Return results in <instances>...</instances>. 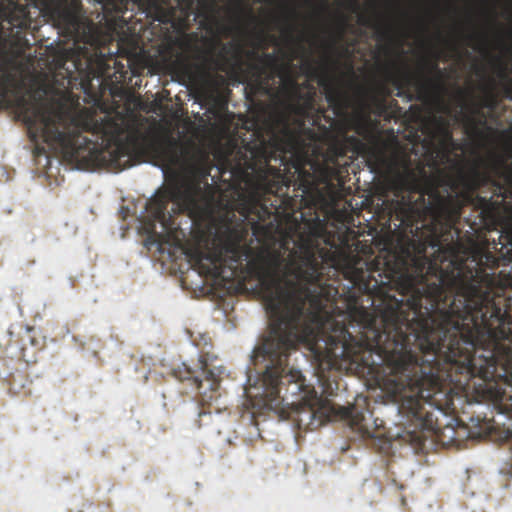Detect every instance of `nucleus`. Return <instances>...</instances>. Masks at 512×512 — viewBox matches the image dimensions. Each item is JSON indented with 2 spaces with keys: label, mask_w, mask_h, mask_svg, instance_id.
<instances>
[{
  "label": "nucleus",
  "mask_w": 512,
  "mask_h": 512,
  "mask_svg": "<svg viewBox=\"0 0 512 512\" xmlns=\"http://www.w3.org/2000/svg\"><path fill=\"white\" fill-rule=\"evenodd\" d=\"M367 162L406 194L394 215L413 238L382 271L349 229L308 223L283 255V381H305L288 363L300 343L321 367L376 381H512V169L503 183L479 159L460 194L405 152L376 145Z\"/></svg>",
  "instance_id": "1"
},
{
  "label": "nucleus",
  "mask_w": 512,
  "mask_h": 512,
  "mask_svg": "<svg viewBox=\"0 0 512 512\" xmlns=\"http://www.w3.org/2000/svg\"><path fill=\"white\" fill-rule=\"evenodd\" d=\"M276 128L271 129L269 140H262L260 145L251 150L254 161L246 162L247 167L240 166L230 171L231 177L239 181L228 182L227 186L234 196L243 200V214L253 213L260 209L264 214L268 211L269 196L283 198L279 204L270 203L278 209L286 204L288 190L293 184L301 191V202L305 205L314 204L322 197L320 185L332 186L333 180L340 174V158L346 156V145L342 141H334L328 148L322 162L312 158L302 136L304 122L299 121L293 128L288 115H280Z\"/></svg>",
  "instance_id": "2"
},
{
  "label": "nucleus",
  "mask_w": 512,
  "mask_h": 512,
  "mask_svg": "<svg viewBox=\"0 0 512 512\" xmlns=\"http://www.w3.org/2000/svg\"><path fill=\"white\" fill-rule=\"evenodd\" d=\"M28 135L36 152H44L39 142L59 148L64 159L78 169H94L110 164L120 170L133 165L130 143H117L112 151L104 144L116 142L122 125L109 116L98 119L88 108L39 105L25 115Z\"/></svg>",
  "instance_id": "3"
},
{
  "label": "nucleus",
  "mask_w": 512,
  "mask_h": 512,
  "mask_svg": "<svg viewBox=\"0 0 512 512\" xmlns=\"http://www.w3.org/2000/svg\"><path fill=\"white\" fill-rule=\"evenodd\" d=\"M170 201L183 206L190 215L198 218L208 217L212 210L213 193L210 188L201 191L200 186L193 181H175L167 190L156 194L146 206L153 221L167 226L171 216L167 214Z\"/></svg>",
  "instance_id": "4"
},
{
  "label": "nucleus",
  "mask_w": 512,
  "mask_h": 512,
  "mask_svg": "<svg viewBox=\"0 0 512 512\" xmlns=\"http://www.w3.org/2000/svg\"><path fill=\"white\" fill-rule=\"evenodd\" d=\"M438 58V54L434 59L423 57L414 73H405L401 78L395 77L393 83L399 89L403 86L414 88L415 96L409 95V100L442 102L445 92L444 71L438 65Z\"/></svg>",
  "instance_id": "5"
},
{
  "label": "nucleus",
  "mask_w": 512,
  "mask_h": 512,
  "mask_svg": "<svg viewBox=\"0 0 512 512\" xmlns=\"http://www.w3.org/2000/svg\"><path fill=\"white\" fill-rule=\"evenodd\" d=\"M73 70L66 68L68 84H72L73 80L79 79L80 89L91 98L99 97V90L102 86L103 61L100 60L95 66L92 56L82 60L74 51L69 53Z\"/></svg>",
  "instance_id": "6"
},
{
  "label": "nucleus",
  "mask_w": 512,
  "mask_h": 512,
  "mask_svg": "<svg viewBox=\"0 0 512 512\" xmlns=\"http://www.w3.org/2000/svg\"><path fill=\"white\" fill-rule=\"evenodd\" d=\"M335 64L336 62L329 58L318 66L311 60H307L303 63V69L308 77L317 79L319 86L324 90L327 103L338 114L346 107L347 97L345 92L337 85L336 78L333 75L332 67Z\"/></svg>",
  "instance_id": "7"
},
{
  "label": "nucleus",
  "mask_w": 512,
  "mask_h": 512,
  "mask_svg": "<svg viewBox=\"0 0 512 512\" xmlns=\"http://www.w3.org/2000/svg\"><path fill=\"white\" fill-rule=\"evenodd\" d=\"M222 370L210 369L208 363L200 360L199 370H193L186 364L174 371V375L180 381H189L195 386L201 395L202 402H210L215 398L221 381Z\"/></svg>",
  "instance_id": "8"
},
{
  "label": "nucleus",
  "mask_w": 512,
  "mask_h": 512,
  "mask_svg": "<svg viewBox=\"0 0 512 512\" xmlns=\"http://www.w3.org/2000/svg\"><path fill=\"white\" fill-rule=\"evenodd\" d=\"M24 87V81L14 64L8 60L0 59V96L11 98L17 105H22L25 102Z\"/></svg>",
  "instance_id": "9"
},
{
  "label": "nucleus",
  "mask_w": 512,
  "mask_h": 512,
  "mask_svg": "<svg viewBox=\"0 0 512 512\" xmlns=\"http://www.w3.org/2000/svg\"><path fill=\"white\" fill-rule=\"evenodd\" d=\"M210 166L206 163L194 165L191 168V172L193 174L192 178L182 179L181 181H193L200 186L201 191H206L208 188L212 190L213 193V204L211 213L208 215L211 216L215 212V210L221 206L233 207V201L227 200L226 204L224 201V192L216 185L209 184L207 181L208 176L210 175Z\"/></svg>",
  "instance_id": "10"
},
{
  "label": "nucleus",
  "mask_w": 512,
  "mask_h": 512,
  "mask_svg": "<svg viewBox=\"0 0 512 512\" xmlns=\"http://www.w3.org/2000/svg\"><path fill=\"white\" fill-rule=\"evenodd\" d=\"M458 96L461 99V107L469 110V114L465 116L466 124L468 128L474 133L479 134L480 125H485V115L481 109V107L475 103L468 104L466 102V98L469 96V93L463 89L458 90Z\"/></svg>",
  "instance_id": "11"
},
{
  "label": "nucleus",
  "mask_w": 512,
  "mask_h": 512,
  "mask_svg": "<svg viewBox=\"0 0 512 512\" xmlns=\"http://www.w3.org/2000/svg\"><path fill=\"white\" fill-rule=\"evenodd\" d=\"M215 44L221 46V51L216 57L211 56L210 62L215 66L216 69L226 72L227 69L232 65L230 59L227 57L230 49L235 51V61L238 62L239 55L241 53V47L238 44H223L220 41H216Z\"/></svg>",
  "instance_id": "12"
},
{
  "label": "nucleus",
  "mask_w": 512,
  "mask_h": 512,
  "mask_svg": "<svg viewBox=\"0 0 512 512\" xmlns=\"http://www.w3.org/2000/svg\"><path fill=\"white\" fill-rule=\"evenodd\" d=\"M162 160L169 166H176L180 162L179 143L174 138L164 139L158 146Z\"/></svg>",
  "instance_id": "13"
},
{
  "label": "nucleus",
  "mask_w": 512,
  "mask_h": 512,
  "mask_svg": "<svg viewBox=\"0 0 512 512\" xmlns=\"http://www.w3.org/2000/svg\"><path fill=\"white\" fill-rule=\"evenodd\" d=\"M278 64V59L274 53H263L257 56V63L253 65V69L258 73V78L266 72V70H275Z\"/></svg>",
  "instance_id": "14"
},
{
  "label": "nucleus",
  "mask_w": 512,
  "mask_h": 512,
  "mask_svg": "<svg viewBox=\"0 0 512 512\" xmlns=\"http://www.w3.org/2000/svg\"><path fill=\"white\" fill-rule=\"evenodd\" d=\"M359 22L362 25L375 28L377 37L380 40L386 39L390 36L391 27L389 25H384L383 23H381L379 21H374L370 17H366V16H360Z\"/></svg>",
  "instance_id": "15"
},
{
  "label": "nucleus",
  "mask_w": 512,
  "mask_h": 512,
  "mask_svg": "<svg viewBox=\"0 0 512 512\" xmlns=\"http://www.w3.org/2000/svg\"><path fill=\"white\" fill-rule=\"evenodd\" d=\"M318 380L321 382L322 385V393L326 394L327 396L334 395V390H337L339 388L336 379L330 381L329 379L325 378L324 374L319 375Z\"/></svg>",
  "instance_id": "16"
},
{
  "label": "nucleus",
  "mask_w": 512,
  "mask_h": 512,
  "mask_svg": "<svg viewBox=\"0 0 512 512\" xmlns=\"http://www.w3.org/2000/svg\"><path fill=\"white\" fill-rule=\"evenodd\" d=\"M356 424L360 425L361 429H364V434H366L368 437L371 438H380L384 435V432L379 431L380 427H383V421L380 422V424L377 423V420L375 421V425L377 428V431L375 432H369L367 429L366 419L363 415H361L360 419L356 420Z\"/></svg>",
  "instance_id": "17"
},
{
  "label": "nucleus",
  "mask_w": 512,
  "mask_h": 512,
  "mask_svg": "<svg viewBox=\"0 0 512 512\" xmlns=\"http://www.w3.org/2000/svg\"><path fill=\"white\" fill-rule=\"evenodd\" d=\"M498 75L500 78H502L504 80H508L507 67L503 63H500ZM504 93H505L506 98H508L512 101V79H509V84H507L504 87Z\"/></svg>",
  "instance_id": "18"
},
{
  "label": "nucleus",
  "mask_w": 512,
  "mask_h": 512,
  "mask_svg": "<svg viewBox=\"0 0 512 512\" xmlns=\"http://www.w3.org/2000/svg\"><path fill=\"white\" fill-rule=\"evenodd\" d=\"M303 400L305 404L309 406V412L311 414V417H315V410L313 409L314 404L319 402V398L317 397V393L314 389L308 392L307 395L303 397Z\"/></svg>",
  "instance_id": "19"
},
{
  "label": "nucleus",
  "mask_w": 512,
  "mask_h": 512,
  "mask_svg": "<svg viewBox=\"0 0 512 512\" xmlns=\"http://www.w3.org/2000/svg\"><path fill=\"white\" fill-rule=\"evenodd\" d=\"M505 167H506V159L500 155L494 154L493 159H492V164H491V168H492L493 172L497 175H500L502 169Z\"/></svg>",
  "instance_id": "20"
},
{
  "label": "nucleus",
  "mask_w": 512,
  "mask_h": 512,
  "mask_svg": "<svg viewBox=\"0 0 512 512\" xmlns=\"http://www.w3.org/2000/svg\"><path fill=\"white\" fill-rule=\"evenodd\" d=\"M314 96H315V91L314 90H312V91L307 93L306 98H305V107L297 108V113L298 114L304 115L305 114V109H312L313 108V106H314Z\"/></svg>",
  "instance_id": "21"
},
{
  "label": "nucleus",
  "mask_w": 512,
  "mask_h": 512,
  "mask_svg": "<svg viewBox=\"0 0 512 512\" xmlns=\"http://www.w3.org/2000/svg\"><path fill=\"white\" fill-rule=\"evenodd\" d=\"M497 105V99L495 97V95L489 91L486 95V97L484 98V100L482 101V107L484 108H489V109H494Z\"/></svg>",
  "instance_id": "22"
},
{
  "label": "nucleus",
  "mask_w": 512,
  "mask_h": 512,
  "mask_svg": "<svg viewBox=\"0 0 512 512\" xmlns=\"http://www.w3.org/2000/svg\"><path fill=\"white\" fill-rule=\"evenodd\" d=\"M284 7L287 11L288 20L296 19L298 17V12L295 8L288 7L287 5H285Z\"/></svg>",
  "instance_id": "23"
},
{
  "label": "nucleus",
  "mask_w": 512,
  "mask_h": 512,
  "mask_svg": "<svg viewBox=\"0 0 512 512\" xmlns=\"http://www.w3.org/2000/svg\"><path fill=\"white\" fill-rule=\"evenodd\" d=\"M294 31H295V26L292 24L288 25L287 28L284 30L285 34H287L289 37L292 36Z\"/></svg>",
  "instance_id": "24"
},
{
  "label": "nucleus",
  "mask_w": 512,
  "mask_h": 512,
  "mask_svg": "<svg viewBox=\"0 0 512 512\" xmlns=\"http://www.w3.org/2000/svg\"><path fill=\"white\" fill-rule=\"evenodd\" d=\"M346 141H347V142H350V143H358L357 138H356V137H354V136L347 137V138H346Z\"/></svg>",
  "instance_id": "25"
},
{
  "label": "nucleus",
  "mask_w": 512,
  "mask_h": 512,
  "mask_svg": "<svg viewBox=\"0 0 512 512\" xmlns=\"http://www.w3.org/2000/svg\"><path fill=\"white\" fill-rule=\"evenodd\" d=\"M340 25H341V28H340V35H342V34H343V31H344L345 21H344V20H341Z\"/></svg>",
  "instance_id": "26"
},
{
  "label": "nucleus",
  "mask_w": 512,
  "mask_h": 512,
  "mask_svg": "<svg viewBox=\"0 0 512 512\" xmlns=\"http://www.w3.org/2000/svg\"><path fill=\"white\" fill-rule=\"evenodd\" d=\"M138 138V135L131 137V141L133 142V144H135L138 141Z\"/></svg>",
  "instance_id": "27"
},
{
  "label": "nucleus",
  "mask_w": 512,
  "mask_h": 512,
  "mask_svg": "<svg viewBox=\"0 0 512 512\" xmlns=\"http://www.w3.org/2000/svg\"><path fill=\"white\" fill-rule=\"evenodd\" d=\"M219 172H220L221 176H223L224 173L226 172V168L225 167L220 168Z\"/></svg>",
  "instance_id": "28"
},
{
  "label": "nucleus",
  "mask_w": 512,
  "mask_h": 512,
  "mask_svg": "<svg viewBox=\"0 0 512 512\" xmlns=\"http://www.w3.org/2000/svg\"><path fill=\"white\" fill-rule=\"evenodd\" d=\"M333 46H334V43H331V44H328V45H327V47H328L329 49H332V48H333Z\"/></svg>",
  "instance_id": "29"
},
{
  "label": "nucleus",
  "mask_w": 512,
  "mask_h": 512,
  "mask_svg": "<svg viewBox=\"0 0 512 512\" xmlns=\"http://www.w3.org/2000/svg\"><path fill=\"white\" fill-rule=\"evenodd\" d=\"M237 9H238V10H242V9H241V5H240V3H238V4H237Z\"/></svg>",
  "instance_id": "30"
},
{
  "label": "nucleus",
  "mask_w": 512,
  "mask_h": 512,
  "mask_svg": "<svg viewBox=\"0 0 512 512\" xmlns=\"http://www.w3.org/2000/svg\"><path fill=\"white\" fill-rule=\"evenodd\" d=\"M292 85L297 87V83L295 81H292Z\"/></svg>",
  "instance_id": "31"
},
{
  "label": "nucleus",
  "mask_w": 512,
  "mask_h": 512,
  "mask_svg": "<svg viewBox=\"0 0 512 512\" xmlns=\"http://www.w3.org/2000/svg\"><path fill=\"white\" fill-rule=\"evenodd\" d=\"M326 8L324 6H321L320 11H324Z\"/></svg>",
  "instance_id": "32"
}]
</instances>
